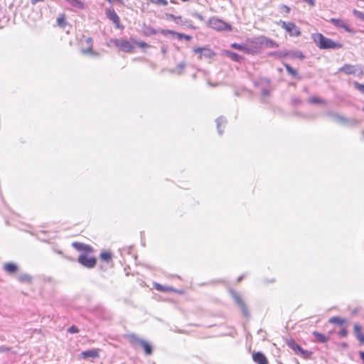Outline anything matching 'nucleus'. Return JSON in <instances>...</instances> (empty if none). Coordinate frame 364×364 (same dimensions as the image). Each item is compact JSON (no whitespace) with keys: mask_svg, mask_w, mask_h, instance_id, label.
<instances>
[{"mask_svg":"<svg viewBox=\"0 0 364 364\" xmlns=\"http://www.w3.org/2000/svg\"><path fill=\"white\" fill-rule=\"evenodd\" d=\"M311 38L320 49H339L343 45L338 42L326 38L323 34L317 33L311 35Z\"/></svg>","mask_w":364,"mask_h":364,"instance_id":"obj_1","label":"nucleus"},{"mask_svg":"<svg viewBox=\"0 0 364 364\" xmlns=\"http://www.w3.org/2000/svg\"><path fill=\"white\" fill-rule=\"evenodd\" d=\"M277 25L280 26L291 37H299L301 35V30L294 23L279 20Z\"/></svg>","mask_w":364,"mask_h":364,"instance_id":"obj_2","label":"nucleus"},{"mask_svg":"<svg viewBox=\"0 0 364 364\" xmlns=\"http://www.w3.org/2000/svg\"><path fill=\"white\" fill-rule=\"evenodd\" d=\"M129 339L132 345H139L142 347L146 355H150L153 353L151 345L147 341L139 338L135 334L129 335Z\"/></svg>","mask_w":364,"mask_h":364,"instance_id":"obj_3","label":"nucleus"},{"mask_svg":"<svg viewBox=\"0 0 364 364\" xmlns=\"http://www.w3.org/2000/svg\"><path fill=\"white\" fill-rule=\"evenodd\" d=\"M327 116L333 121L345 126H353L357 123V120L355 119L346 118L333 112H327Z\"/></svg>","mask_w":364,"mask_h":364,"instance_id":"obj_4","label":"nucleus"},{"mask_svg":"<svg viewBox=\"0 0 364 364\" xmlns=\"http://www.w3.org/2000/svg\"><path fill=\"white\" fill-rule=\"evenodd\" d=\"M78 262L87 268H93L97 263V259L94 257H88L87 254H81L78 259Z\"/></svg>","mask_w":364,"mask_h":364,"instance_id":"obj_5","label":"nucleus"},{"mask_svg":"<svg viewBox=\"0 0 364 364\" xmlns=\"http://www.w3.org/2000/svg\"><path fill=\"white\" fill-rule=\"evenodd\" d=\"M114 43L117 47L127 53L132 52L134 49L133 44L126 39H115Z\"/></svg>","mask_w":364,"mask_h":364,"instance_id":"obj_6","label":"nucleus"},{"mask_svg":"<svg viewBox=\"0 0 364 364\" xmlns=\"http://www.w3.org/2000/svg\"><path fill=\"white\" fill-rule=\"evenodd\" d=\"M210 25L211 26L218 31H230L231 26L230 25L225 23L224 21L218 19V18H213L210 20Z\"/></svg>","mask_w":364,"mask_h":364,"instance_id":"obj_7","label":"nucleus"},{"mask_svg":"<svg viewBox=\"0 0 364 364\" xmlns=\"http://www.w3.org/2000/svg\"><path fill=\"white\" fill-rule=\"evenodd\" d=\"M339 72H343L347 75H355L357 71L362 73V70L358 65H353L350 64H345L343 67L338 69Z\"/></svg>","mask_w":364,"mask_h":364,"instance_id":"obj_8","label":"nucleus"},{"mask_svg":"<svg viewBox=\"0 0 364 364\" xmlns=\"http://www.w3.org/2000/svg\"><path fill=\"white\" fill-rule=\"evenodd\" d=\"M257 43L265 48H273L278 47V44L275 41L265 36L259 37Z\"/></svg>","mask_w":364,"mask_h":364,"instance_id":"obj_9","label":"nucleus"},{"mask_svg":"<svg viewBox=\"0 0 364 364\" xmlns=\"http://www.w3.org/2000/svg\"><path fill=\"white\" fill-rule=\"evenodd\" d=\"M232 297L234 298L235 302L237 304V305L241 309L244 316L246 317H249L250 315V311H249L247 307L246 306L245 302L243 301L242 299L241 298V296L239 294H237V293H232Z\"/></svg>","mask_w":364,"mask_h":364,"instance_id":"obj_10","label":"nucleus"},{"mask_svg":"<svg viewBox=\"0 0 364 364\" xmlns=\"http://www.w3.org/2000/svg\"><path fill=\"white\" fill-rule=\"evenodd\" d=\"M194 52L196 53H199L200 56L199 58H201L203 56L206 58H211L215 55V53L210 48L207 47H198L194 48Z\"/></svg>","mask_w":364,"mask_h":364,"instance_id":"obj_11","label":"nucleus"},{"mask_svg":"<svg viewBox=\"0 0 364 364\" xmlns=\"http://www.w3.org/2000/svg\"><path fill=\"white\" fill-rule=\"evenodd\" d=\"M329 22H331L333 26H335L337 28H343L348 33L353 32V30L350 28L348 26V25L342 19L332 18L329 20Z\"/></svg>","mask_w":364,"mask_h":364,"instance_id":"obj_12","label":"nucleus"},{"mask_svg":"<svg viewBox=\"0 0 364 364\" xmlns=\"http://www.w3.org/2000/svg\"><path fill=\"white\" fill-rule=\"evenodd\" d=\"M73 247L80 252H84L83 254H87L92 251V248L90 245L81 242H75L73 243Z\"/></svg>","mask_w":364,"mask_h":364,"instance_id":"obj_13","label":"nucleus"},{"mask_svg":"<svg viewBox=\"0 0 364 364\" xmlns=\"http://www.w3.org/2000/svg\"><path fill=\"white\" fill-rule=\"evenodd\" d=\"M161 33L164 35H166L167 33H171L173 35H176L178 40L185 39L187 41H189L191 40L192 37L191 36L178 33L171 30H161Z\"/></svg>","mask_w":364,"mask_h":364,"instance_id":"obj_14","label":"nucleus"},{"mask_svg":"<svg viewBox=\"0 0 364 364\" xmlns=\"http://www.w3.org/2000/svg\"><path fill=\"white\" fill-rule=\"evenodd\" d=\"M107 18L112 21L117 28L119 27V17L114 10H108L106 11Z\"/></svg>","mask_w":364,"mask_h":364,"instance_id":"obj_15","label":"nucleus"},{"mask_svg":"<svg viewBox=\"0 0 364 364\" xmlns=\"http://www.w3.org/2000/svg\"><path fill=\"white\" fill-rule=\"evenodd\" d=\"M253 360L257 364H268V360L265 355L261 353L257 352L252 355Z\"/></svg>","mask_w":364,"mask_h":364,"instance_id":"obj_16","label":"nucleus"},{"mask_svg":"<svg viewBox=\"0 0 364 364\" xmlns=\"http://www.w3.org/2000/svg\"><path fill=\"white\" fill-rule=\"evenodd\" d=\"M81 357L84 359H87L89 358H96L99 357V352L97 349H92L88 350H85L81 353Z\"/></svg>","mask_w":364,"mask_h":364,"instance_id":"obj_17","label":"nucleus"},{"mask_svg":"<svg viewBox=\"0 0 364 364\" xmlns=\"http://www.w3.org/2000/svg\"><path fill=\"white\" fill-rule=\"evenodd\" d=\"M87 41V43L88 45V48H82L81 50V52L82 53L85 54V55H93V56H97L98 54L95 52H94L92 49V40L91 38H87L86 40Z\"/></svg>","mask_w":364,"mask_h":364,"instance_id":"obj_18","label":"nucleus"},{"mask_svg":"<svg viewBox=\"0 0 364 364\" xmlns=\"http://www.w3.org/2000/svg\"><path fill=\"white\" fill-rule=\"evenodd\" d=\"M215 122L217 124L218 132L220 135H222L223 133V130L221 129V127L222 125L225 127V125L227 123V119L224 117L220 116L216 119Z\"/></svg>","mask_w":364,"mask_h":364,"instance_id":"obj_19","label":"nucleus"},{"mask_svg":"<svg viewBox=\"0 0 364 364\" xmlns=\"http://www.w3.org/2000/svg\"><path fill=\"white\" fill-rule=\"evenodd\" d=\"M17 264L13 262H8L4 264V270L9 274H14L18 271Z\"/></svg>","mask_w":364,"mask_h":364,"instance_id":"obj_20","label":"nucleus"},{"mask_svg":"<svg viewBox=\"0 0 364 364\" xmlns=\"http://www.w3.org/2000/svg\"><path fill=\"white\" fill-rule=\"evenodd\" d=\"M362 327L358 324L354 325V332L357 339L364 344V335L361 333Z\"/></svg>","mask_w":364,"mask_h":364,"instance_id":"obj_21","label":"nucleus"},{"mask_svg":"<svg viewBox=\"0 0 364 364\" xmlns=\"http://www.w3.org/2000/svg\"><path fill=\"white\" fill-rule=\"evenodd\" d=\"M284 66L285 67L287 73L291 75V76L300 80L301 77L299 75L298 72L294 69L288 63H283Z\"/></svg>","mask_w":364,"mask_h":364,"instance_id":"obj_22","label":"nucleus"},{"mask_svg":"<svg viewBox=\"0 0 364 364\" xmlns=\"http://www.w3.org/2000/svg\"><path fill=\"white\" fill-rule=\"evenodd\" d=\"M69 4L77 9H85V4L81 0H65Z\"/></svg>","mask_w":364,"mask_h":364,"instance_id":"obj_23","label":"nucleus"},{"mask_svg":"<svg viewBox=\"0 0 364 364\" xmlns=\"http://www.w3.org/2000/svg\"><path fill=\"white\" fill-rule=\"evenodd\" d=\"M231 48L242 51L246 53H250V48L245 44H239L237 43H234L231 44Z\"/></svg>","mask_w":364,"mask_h":364,"instance_id":"obj_24","label":"nucleus"},{"mask_svg":"<svg viewBox=\"0 0 364 364\" xmlns=\"http://www.w3.org/2000/svg\"><path fill=\"white\" fill-rule=\"evenodd\" d=\"M225 53L227 56L230 57L232 60L235 62H240L242 59V57L236 53L230 50H225Z\"/></svg>","mask_w":364,"mask_h":364,"instance_id":"obj_25","label":"nucleus"},{"mask_svg":"<svg viewBox=\"0 0 364 364\" xmlns=\"http://www.w3.org/2000/svg\"><path fill=\"white\" fill-rule=\"evenodd\" d=\"M313 335L314 336L316 341L319 343H324L328 341V337H326L324 334L321 333L317 331H314Z\"/></svg>","mask_w":364,"mask_h":364,"instance_id":"obj_26","label":"nucleus"},{"mask_svg":"<svg viewBox=\"0 0 364 364\" xmlns=\"http://www.w3.org/2000/svg\"><path fill=\"white\" fill-rule=\"evenodd\" d=\"M154 287L156 290L162 292H166V291H175V289L173 287H164L160 284L155 283Z\"/></svg>","mask_w":364,"mask_h":364,"instance_id":"obj_27","label":"nucleus"},{"mask_svg":"<svg viewBox=\"0 0 364 364\" xmlns=\"http://www.w3.org/2000/svg\"><path fill=\"white\" fill-rule=\"evenodd\" d=\"M288 346L291 348L296 353H299L302 348L296 343L294 341L291 340L288 342Z\"/></svg>","mask_w":364,"mask_h":364,"instance_id":"obj_28","label":"nucleus"},{"mask_svg":"<svg viewBox=\"0 0 364 364\" xmlns=\"http://www.w3.org/2000/svg\"><path fill=\"white\" fill-rule=\"evenodd\" d=\"M18 279L21 283L30 284L32 282V277L26 273L19 275Z\"/></svg>","mask_w":364,"mask_h":364,"instance_id":"obj_29","label":"nucleus"},{"mask_svg":"<svg viewBox=\"0 0 364 364\" xmlns=\"http://www.w3.org/2000/svg\"><path fill=\"white\" fill-rule=\"evenodd\" d=\"M285 55H289L290 58H299L300 60H303L305 58L304 54L300 51L289 52L286 53Z\"/></svg>","mask_w":364,"mask_h":364,"instance_id":"obj_30","label":"nucleus"},{"mask_svg":"<svg viewBox=\"0 0 364 364\" xmlns=\"http://www.w3.org/2000/svg\"><path fill=\"white\" fill-rule=\"evenodd\" d=\"M112 254L110 252H102L100 254V258L102 261L109 262L112 260Z\"/></svg>","mask_w":364,"mask_h":364,"instance_id":"obj_31","label":"nucleus"},{"mask_svg":"<svg viewBox=\"0 0 364 364\" xmlns=\"http://www.w3.org/2000/svg\"><path fill=\"white\" fill-rule=\"evenodd\" d=\"M309 102L311 104H322L326 105V101L318 97H311L309 99Z\"/></svg>","mask_w":364,"mask_h":364,"instance_id":"obj_32","label":"nucleus"},{"mask_svg":"<svg viewBox=\"0 0 364 364\" xmlns=\"http://www.w3.org/2000/svg\"><path fill=\"white\" fill-rule=\"evenodd\" d=\"M329 323L338 325H342L345 323V320L338 317L333 316L329 319Z\"/></svg>","mask_w":364,"mask_h":364,"instance_id":"obj_33","label":"nucleus"},{"mask_svg":"<svg viewBox=\"0 0 364 364\" xmlns=\"http://www.w3.org/2000/svg\"><path fill=\"white\" fill-rule=\"evenodd\" d=\"M57 23L59 26L64 28L66 25V21L64 16H60L57 18Z\"/></svg>","mask_w":364,"mask_h":364,"instance_id":"obj_34","label":"nucleus"},{"mask_svg":"<svg viewBox=\"0 0 364 364\" xmlns=\"http://www.w3.org/2000/svg\"><path fill=\"white\" fill-rule=\"evenodd\" d=\"M176 24L181 25V26H185L188 23V19H183V18L181 16V18H176V20L174 21Z\"/></svg>","mask_w":364,"mask_h":364,"instance_id":"obj_35","label":"nucleus"},{"mask_svg":"<svg viewBox=\"0 0 364 364\" xmlns=\"http://www.w3.org/2000/svg\"><path fill=\"white\" fill-rule=\"evenodd\" d=\"M353 13L359 19L364 21V13L363 12L354 9L353 11Z\"/></svg>","mask_w":364,"mask_h":364,"instance_id":"obj_36","label":"nucleus"},{"mask_svg":"<svg viewBox=\"0 0 364 364\" xmlns=\"http://www.w3.org/2000/svg\"><path fill=\"white\" fill-rule=\"evenodd\" d=\"M354 86L361 93L364 94V85L363 84H360L358 82H354Z\"/></svg>","mask_w":364,"mask_h":364,"instance_id":"obj_37","label":"nucleus"},{"mask_svg":"<svg viewBox=\"0 0 364 364\" xmlns=\"http://www.w3.org/2000/svg\"><path fill=\"white\" fill-rule=\"evenodd\" d=\"M150 1L152 4H157V5H163L166 6L168 4V1L166 0H150Z\"/></svg>","mask_w":364,"mask_h":364,"instance_id":"obj_38","label":"nucleus"},{"mask_svg":"<svg viewBox=\"0 0 364 364\" xmlns=\"http://www.w3.org/2000/svg\"><path fill=\"white\" fill-rule=\"evenodd\" d=\"M165 16H166V19H171L173 21L176 20V18H181V16H175L172 14L166 13Z\"/></svg>","mask_w":364,"mask_h":364,"instance_id":"obj_39","label":"nucleus"},{"mask_svg":"<svg viewBox=\"0 0 364 364\" xmlns=\"http://www.w3.org/2000/svg\"><path fill=\"white\" fill-rule=\"evenodd\" d=\"M156 33H157L156 31L151 27H149V28H146L145 33L146 35H155V34H156Z\"/></svg>","mask_w":364,"mask_h":364,"instance_id":"obj_40","label":"nucleus"},{"mask_svg":"<svg viewBox=\"0 0 364 364\" xmlns=\"http://www.w3.org/2000/svg\"><path fill=\"white\" fill-rule=\"evenodd\" d=\"M68 331L70 333H76L79 332V329L75 326H71L68 328Z\"/></svg>","mask_w":364,"mask_h":364,"instance_id":"obj_41","label":"nucleus"},{"mask_svg":"<svg viewBox=\"0 0 364 364\" xmlns=\"http://www.w3.org/2000/svg\"><path fill=\"white\" fill-rule=\"evenodd\" d=\"M279 9L281 11H284L286 14H289L290 12V8L285 4L281 5Z\"/></svg>","mask_w":364,"mask_h":364,"instance_id":"obj_42","label":"nucleus"},{"mask_svg":"<svg viewBox=\"0 0 364 364\" xmlns=\"http://www.w3.org/2000/svg\"><path fill=\"white\" fill-rule=\"evenodd\" d=\"M300 354H301L302 355H304V357L305 358H308L311 355V353L308 351V350H304L303 348L301 349V350L299 352Z\"/></svg>","mask_w":364,"mask_h":364,"instance_id":"obj_43","label":"nucleus"},{"mask_svg":"<svg viewBox=\"0 0 364 364\" xmlns=\"http://www.w3.org/2000/svg\"><path fill=\"white\" fill-rule=\"evenodd\" d=\"M191 15H192V16L196 17V18H198L200 21H203L204 20L203 16L201 14H198L197 12H193V13L191 14Z\"/></svg>","mask_w":364,"mask_h":364,"instance_id":"obj_44","label":"nucleus"},{"mask_svg":"<svg viewBox=\"0 0 364 364\" xmlns=\"http://www.w3.org/2000/svg\"><path fill=\"white\" fill-rule=\"evenodd\" d=\"M348 334V331L346 328H343L341 330V331L339 332V335L342 337H345Z\"/></svg>","mask_w":364,"mask_h":364,"instance_id":"obj_45","label":"nucleus"},{"mask_svg":"<svg viewBox=\"0 0 364 364\" xmlns=\"http://www.w3.org/2000/svg\"><path fill=\"white\" fill-rule=\"evenodd\" d=\"M270 94V91L267 89H262V95L263 96H269Z\"/></svg>","mask_w":364,"mask_h":364,"instance_id":"obj_46","label":"nucleus"},{"mask_svg":"<svg viewBox=\"0 0 364 364\" xmlns=\"http://www.w3.org/2000/svg\"><path fill=\"white\" fill-rule=\"evenodd\" d=\"M137 44H138V46H139L140 48H146V47H148V46H149V45H148L146 43L144 42V41L139 42Z\"/></svg>","mask_w":364,"mask_h":364,"instance_id":"obj_47","label":"nucleus"},{"mask_svg":"<svg viewBox=\"0 0 364 364\" xmlns=\"http://www.w3.org/2000/svg\"><path fill=\"white\" fill-rule=\"evenodd\" d=\"M302 1L309 4L311 6H314L315 5V0H302Z\"/></svg>","mask_w":364,"mask_h":364,"instance_id":"obj_48","label":"nucleus"},{"mask_svg":"<svg viewBox=\"0 0 364 364\" xmlns=\"http://www.w3.org/2000/svg\"><path fill=\"white\" fill-rule=\"evenodd\" d=\"M9 348L5 346H1L0 347V352H6L9 351Z\"/></svg>","mask_w":364,"mask_h":364,"instance_id":"obj_49","label":"nucleus"},{"mask_svg":"<svg viewBox=\"0 0 364 364\" xmlns=\"http://www.w3.org/2000/svg\"><path fill=\"white\" fill-rule=\"evenodd\" d=\"M177 67L180 69V70H183L184 68H185V63L181 62L180 63Z\"/></svg>","mask_w":364,"mask_h":364,"instance_id":"obj_50","label":"nucleus"},{"mask_svg":"<svg viewBox=\"0 0 364 364\" xmlns=\"http://www.w3.org/2000/svg\"><path fill=\"white\" fill-rule=\"evenodd\" d=\"M360 359L364 362V351H360L359 353Z\"/></svg>","mask_w":364,"mask_h":364,"instance_id":"obj_51","label":"nucleus"},{"mask_svg":"<svg viewBox=\"0 0 364 364\" xmlns=\"http://www.w3.org/2000/svg\"><path fill=\"white\" fill-rule=\"evenodd\" d=\"M33 5H36L38 2L43 1L44 0H31Z\"/></svg>","mask_w":364,"mask_h":364,"instance_id":"obj_52","label":"nucleus"},{"mask_svg":"<svg viewBox=\"0 0 364 364\" xmlns=\"http://www.w3.org/2000/svg\"><path fill=\"white\" fill-rule=\"evenodd\" d=\"M170 2L172 4H177V1L176 0H171Z\"/></svg>","mask_w":364,"mask_h":364,"instance_id":"obj_53","label":"nucleus"},{"mask_svg":"<svg viewBox=\"0 0 364 364\" xmlns=\"http://www.w3.org/2000/svg\"><path fill=\"white\" fill-rule=\"evenodd\" d=\"M242 279H243V277H242V276H241V277H240L237 279V281H238V282H240Z\"/></svg>","mask_w":364,"mask_h":364,"instance_id":"obj_54","label":"nucleus"},{"mask_svg":"<svg viewBox=\"0 0 364 364\" xmlns=\"http://www.w3.org/2000/svg\"><path fill=\"white\" fill-rule=\"evenodd\" d=\"M265 81L267 84H269L270 83V80L269 79H265Z\"/></svg>","mask_w":364,"mask_h":364,"instance_id":"obj_55","label":"nucleus"},{"mask_svg":"<svg viewBox=\"0 0 364 364\" xmlns=\"http://www.w3.org/2000/svg\"><path fill=\"white\" fill-rule=\"evenodd\" d=\"M343 347H346L347 346V343H343Z\"/></svg>","mask_w":364,"mask_h":364,"instance_id":"obj_56","label":"nucleus"},{"mask_svg":"<svg viewBox=\"0 0 364 364\" xmlns=\"http://www.w3.org/2000/svg\"><path fill=\"white\" fill-rule=\"evenodd\" d=\"M162 51H163L164 53H165V52H166V50H165V49H164V48H163V49H162Z\"/></svg>","mask_w":364,"mask_h":364,"instance_id":"obj_57","label":"nucleus"},{"mask_svg":"<svg viewBox=\"0 0 364 364\" xmlns=\"http://www.w3.org/2000/svg\"><path fill=\"white\" fill-rule=\"evenodd\" d=\"M304 90L306 92V91H307V88H306V87H305V88L304 89Z\"/></svg>","mask_w":364,"mask_h":364,"instance_id":"obj_58","label":"nucleus"},{"mask_svg":"<svg viewBox=\"0 0 364 364\" xmlns=\"http://www.w3.org/2000/svg\"><path fill=\"white\" fill-rule=\"evenodd\" d=\"M363 134H364V131L363 132Z\"/></svg>","mask_w":364,"mask_h":364,"instance_id":"obj_59","label":"nucleus"},{"mask_svg":"<svg viewBox=\"0 0 364 364\" xmlns=\"http://www.w3.org/2000/svg\"><path fill=\"white\" fill-rule=\"evenodd\" d=\"M363 111H364V107H363Z\"/></svg>","mask_w":364,"mask_h":364,"instance_id":"obj_60","label":"nucleus"}]
</instances>
